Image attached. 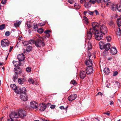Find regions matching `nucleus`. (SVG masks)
<instances>
[{"label":"nucleus","mask_w":121,"mask_h":121,"mask_svg":"<svg viewBox=\"0 0 121 121\" xmlns=\"http://www.w3.org/2000/svg\"><path fill=\"white\" fill-rule=\"evenodd\" d=\"M13 81L15 82L16 81V80L18 78L17 74H15L13 76Z\"/></svg>","instance_id":"33"},{"label":"nucleus","mask_w":121,"mask_h":121,"mask_svg":"<svg viewBox=\"0 0 121 121\" xmlns=\"http://www.w3.org/2000/svg\"><path fill=\"white\" fill-rule=\"evenodd\" d=\"M5 25L4 24H2L0 26V30H2L4 28Z\"/></svg>","instance_id":"38"},{"label":"nucleus","mask_w":121,"mask_h":121,"mask_svg":"<svg viewBox=\"0 0 121 121\" xmlns=\"http://www.w3.org/2000/svg\"><path fill=\"white\" fill-rule=\"evenodd\" d=\"M11 119H12L15 121H17L19 118L17 112H12L10 115Z\"/></svg>","instance_id":"5"},{"label":"nucleus","mask_w":121,"mask_h":121,"mask_svg":"<svg viewBox=\"0 0 121 121\" xmlns=\"http://www.w3.org/2000/svg\"><path fill=\"white\" fill-rule=\"evenodd\" d=\"M113 57H112V56H110L108 58V60H112V59H113Z\"/></svg>","instance_id":"59"},{"label":"nucleus","mask_w":121,"mask_h":121,"mask_svg":"<svg viewBox=\"0 0 121 121\" xmlns=\"http://www.w3.org/2000/svg\"><path fill=\"white\" fill-rule=\"evenodd\" d=\"M92 48V45H90L88 46L87 49L88 50H90Z\"/></svg>","instance_id":"58"},{"label":"nucleus","mask_w":121,"mask_h":121,"mask_svg":"<svg viewBox=\"0 0 121 121\" xmlns=\"http://www.w3.org/2000/svg\"><path fill=\"white\" fill-rule=\"evenodd\" d=\"M50 32V30H46L44 32L46 34H47L48 35V37H49L50 36V35L49 34V33Z\"/></svg>","instance_id":"44"},{"label":"nucleus","mask_w":121,"mask_h":121,"mask_svg":"<svg viewBox=\"0 0 121 121\" xmlns=\"http://www.w3.org/2000/svg\"><path fill=\"white\" fill-rule=\"evenodd\" d=\"M9 44V41L6 39H4L1 41V45L2 47H5L8 46Z\"/></svg>","instance_id":"7"},{"label":"nucleus","mask_w":121,"mask_h":121,"mask_svg":"<svg viewBox=\"0 0 121 121\" xmlns=\"http://www.w3.org/2000/svg\"><path fill=\"white\" fill-rule=\"evenodd\" d=\"M49 105H50L49 103H48L47 105L44 103L41 104L40 105V108L39 109L41 111H43L45 110L46 107Z\"/></svg>","instance_id":"8"},{"label":"nucleus","mask_w":121,"mask_h":121,"mask_svg":"<svg viewBox=\"0 0 121 121\" xmlns=\"http://www.w3.org/2000/svg\"><path fill=\"white\" fill-rule=\"evenodd\" d=\"M101 0H96V2L98 3H100L101 2Z\"/></svg>","instance_id":"63"},{"label":"nucleus","mask_w":121,"mask_h":121,"mask_svg":"<svg viewBox=\"0 0 121 121\" xmlns=\"http://www.w3.org/2000/svg\"><path fill=\"white\" fill-rule=\"evenodd\" d=\"M117 23L118 26H121V18H119L117 19Z\"/></svg>","instance_id":"27"},{"label":"nucleus","mask_w":121,"mask_h":121,"mask_svg":"<svg viewBox=\"0 0 121 121\" xmlns=\"http://www.w3.org/2000/svg\"><path fill=\"white\" fill-rule=\"evenodd\" d=\"M32 46H28L26 47V50L27 52H29L32 49Z\"/></svg>","instance_id":"26"},{"label":"nucleus","mask_w":121,"mask_h":121,"mask_svg":"<svg viewBox=\"0 0 121 121\" xmlns=\"http://www.w3.org/2000/svg\"><path fill=\"white\" fill-rule=\"evenodd\" d=\"M89 1L91 4L92 3L94 4L96 2V0H90Z\"/></svg>","instance_id":"45"},{"label":"nucleus","mask_w":121,"mask_h":121,"mask_svg":"<svg viewBox=\"0 0 121 121\" xmlns=\"http://www.w3.org/2000/svg\"><path fill=\"white\" fill-rule=\"evenodd\" d=\"M104 71L105 73L108 74L109 73V68L106 67L104 69Z\"/></svg>","instance_id":"25"},{"label":"nucleus","mask_w":121,"mask_h":121,"mask_svg":"<svg viewBox=\"0 0 121 121\" xmlns=\"http://www.w3.org/2000/svg\"><path fill=\"white\" fill-rule=\"evenodd\" d=\"M21 99L23 101H26L28 99L27 95L26 94H22L20 95Z\"/></svg>","instance_id":"12"},{"label":"nucleus","mask_w":121,"mask_h":121,"mask_svg":"<svg viewBox=\"0 0 121 121\" xmlns=\"http://www.w3.org/2000/svg\"><path fill=\"white\" fill-rule=\"evenodd\" d=\"M38 104L35 101H32L30 103V107L33 109L38 108Z\"/></svg>","instance_id":"9"},{"label":"nucleus","mask_w":121,"mask_h":121,"mask_svg":"<svg viewBox=\"0 0 121 121\" xmlns=\"http://www.w3.org/2000/svg\"><path fill=\"white\" fill-rule=\"evenodd\" d=\"M95 23L98 24L97 27H95V29L98 30H99L100 32L102 33L103 34L105 35L107 33L108 31V29L106 26L104 25H99L96 22Z\"/></svg>","instance_id":"2"},{"label":"nucleus","mask_w":121,"mask_h":121,"mask_svg":"<svg viewBox=\"0 0 121 121\" xmlns=\"http://www.w3.org/2000/svg\"><path fill=\"white\" fill-rule=\"evenodd\" d=\"M6 0H2L1 1V3L2 4H4L6 3Z\"/></svg>","instance_id":"57"},{"label":"nucleus","mask_w":121,"mask_h":121,"mask_svg":"<svg viewBox=\"0 0 121 121\" xmlns=\"http://www.w3.org/2000/svg\"><path fill=\"white\" fill-rule=\"evenodd\" d=\"M26 70L28 72H30L31 71V68L30 67H27L26 68Z\"/></svg>","instance_id":"41"},{"label":"nucleus","mask_w":121,"mask_h":121,"mask_svg":"<svg viewBox=\"0 0 121 121\" xmlns=\"http://www.w3.org/2000/svg\"><path fill=\"white\" fill-rule=\"evenodd\" d=\"M45 25V23H40L39 24V25L41 26H44Z\"/></svg>","instance_id":"54"},{"label":"nucleus","mask_w":121,"mask_h":121,"mask_svg":"<svg viewBox=\"0 0 121 121\" xmlns=\"http://www.w3.org/2000/svg\"><path fill=\"white\" fill-rule=\"evenodd\" d=\"M35 40L31 39L29 41V44H35Z\"/></svg>","instance_id":"34"},{"label":"nucleus","mask_w":121,"mask_h":121,"mask_svg":"<svg viewBox=\"0 0 121 121\" xmlns=\"http://www.w3.org/2000/svg\"><path fill=\"white\" fill-rule=\"evenodd\" d=\"M18 82L20 84H22L24 82L23 79L21 78H19L18 80Z\"/></svg>","instance_id":"29"},{"label":"nucleus","mask_w":121,"mask_h":121,"mask_svg":"<svg viewBox=\"0 0 121 121\" xmlns=\"http://www.w3.org/2000/svg\"><path fill=\"white\" fill-rule=\"evenodd\" d=\"M95 37V39L97 40H100L103 38L102 33L100 32L99 30H97L96 29L94 32Z\"/></svg>","instance_id":"3"},{"label":"nucleus","mask_w":121,"mask_h":121,"mask_svg":"<svg viewBox=\"0 0 121 121\" xmlns=\"http://www.w3.org/2000/svg\"><path fill=\"white\" fill-rule=\"evenodd\" d=\"M91 6V4L89 1L88 2H86L84 4L85 7L87 8H89Z\"/></svg>","instance_id":"22"},{"label":"nucleus","mask_w":121,"mask_h":121,"mask_svg":"<svg viewBox=\"0 0 121 121\" xmlns=\"http://www.w3.org/2000/svg\"><path fill=\"white\" fill-rule=\"evenodd\" d=\"M34 29H37L38 28V26L37 24L34 25Z\"/></svg>","instance_id":"56"},{"label":"nucleus","mask_w":121,"mask_h":121,"mask_svg":"<svg viewBox=\"0 0 121 121\" xmlns=\"http://www.w3.org/2000/svg\"><path fill=\"white\" fill-rule=\"evenodd\" d=\"M10 87L13 90H14L17 93V87L16 85L14 84H11L10 85Z\"/></svg>","instance_id":"23"},{"label":"nucleus","mask_w":121,"mask_h":121,"mask_svg":"<svg viewBox=\"0 0 121 121\" xmlns=\"http://www.w3.org/2000/svg\"><path fill=\"white\" fill-rule=\"evenodd\" d=\"M110 45L109 43H107L106 44H105L104 46V48L103 49H105L106 51H108L109 50L110 48Z\"/></svg>","instance_id":"18"},{"label":"nucleus","mask_w":121,"mask_h":121,"mask_svg":"<svg viewBox=\"0 0 121 121\" xmlns=\"http://www.w3.org/2000/svg\"><path fill=\"white\" fill-rule=\"evenodd\" d=\"M118 74V72L117 71H115L113 73V76H116Z\"/></svg>","instance_id":"50"},{"label":"nucleus","mask_w":121,"mask_h":121,"mask_svg":"<svg viewBox=\"0 0 121 121\" xmlns=\"http://www.w3.org/2000/svg\"><path fill=\"white\" fill-rule=\"evenodd\" d=\"M106 86L108 87L109 88V86H110V84L109 83H108V82H107L106 83Z\"/></svg>","instance_id":"53"},{"label":"nucleus","mask_w":121,"mask_h":121,"mask_svg":"<svg viewBox=\"0 0 121 121\" xmlns=\"http://www.w3.org/2000/svg\"><path fill=\"white\" fill-rule=\"evenodd\" d=\"M18 113L19 117L23 118L24 116H26V112L25 110L20 109L19 110Z\"/></svg>","instance_id":"6"},{"label":"nucleus","mask_w":121,"mask_h":121,"mask_svg":"<svg viewBox=\"0 0 121 121\" xmlns=\"http://www.w3.org/2000/svg\"><path fill=\"white\" fill-rule=\"evenodd\" d=\"M108 24L110 26H112L114 25V23L113 21H111L109 22Z\"/></svg>","instance_id":"46"},{"label":"nucleus","mask_w":121,"mask_h":121,"mask_svg":"<svg viewBox=\"0 0 121 121\" xmlns=\"http://www.w3.org/2000/svg\"><path fill=\"white\" fill-rule=\"evenodd\" d=\"M37 31L39 33L41 34L43 32V29L42 28H39L38 30Z\"/></svg>","instance_id":"35"},{"label":"nucleus","mask_w":121,"mask_h":121,"mask_svg":"<svg viewBox=\"0 0 121 121\" xmlns=\"http://www.w3.org/2000/svg\"><path fill=\"white\" fill-rule=\"evenodd\" d=\"M117 52V51L116 48L114 47H112L111 48L110 51V54L113 55Z\"/></svg>","instance_id":"14"},{"label":"nucleus","mask_w":121,"mask_h":121,"mask_svg":"<svg viewBox=\"0 0 121 121\" xmlns=\"http://www.w3.org/2000/svg\"><path fill=\"white\" fill-rule=\"evenodd\" d=\"M106 39L108 42L110 41L111 40V38L110 36H108L106 37Z\"/></svg>","instance_id":"40"},{"label":"nucleus","mask_w":121,"mask_h":121,"mask_svg":"<svg viewBox=\"0 0 121 121\" xmlns=\"http://www.w3.org/2000/svg\"><path fill=\"white\" fill-rule=\"evenodd\" d=\"M94 12L95 13L96 15H99V13L98 11L97 10H95Z\"/></svg>","instance_id":"60"},{"label":"nucleus","mask_w":121,"mask_h":121,"mask_svg":"<svg viewBox=\"0 0 121 121\" xmlns=\"http://www.w3.org/2000/svg\"><path fill=\"white\" fill-rule=\"evenodd\" d=\"M7 121H15L13 120L12 119H9L7 120Z\"/></svg>","instance_id":"64"},{"label":"nucleus","mask_w":121,"mask_h":121,"mask_svg":"<svg viewBox=\"0 0 121 121\" xmlns=\"http://www.w3.org/2000/svg\"><path fill=\"white\" fill-rule=\"evenodd\" d=\"M74 7L76 9H79L81 7L80 5L76 3L74 4Z\"/></svg>","instance_id":"31"},{"label":"nucleus","mask_w":121,"mask_h":121,"mask_svg":"<svg viewBox=\"0 0 121 121\" xmlns=\"http://www.w3.org/2000/svg\"><path fill=\"white\" fill-rule=\"evenodd\" d=\"M14 64L15 66L16 67H18L21 65V62L20 61H13L12 62Z\"/></svg>","instance_id":"20"},{"label":"nucleus","mask_w":121,"mask_h":121,"mask_svg":"<svg viewBox=\"0 0 121 121\" xmlns=\"http://www.w3.org/2000/svg\"><path fill=\"white\" fill-rule=\"evenodd\" d=\"M35 45L38 47H40L41 45L42 46H44L45 45V43L40 39V38L39 37L35 40Z\"/></svg>","instance_id":"4"},{"label":"nucleus","mask_w":121,"mask_h":121,"mask_svg":"<svg viewBox=\"0 0 121 121\" xmlns=\"http://www.w3.org/2000/svg\"><path fill=\"white\" fill-rule=\"evenodd\" d=\"M98 24L95 23L94 22L92 23V28H91L87 32V35L86 36V37L89 39H91L92 37V34H94L96 29L95 28L97 27Z\"/></svg>","instance_id":"1"},{"label":"nucleus","mask_w":121,"mask_h":121,"mask_svg":"<svg viewBox=\"0 0 121 121\" xmlns=\"http://www.w3.org/2000/svg\"><path fill=\"white\" fill-rule=\"evenodd\" d=\"M117 31L116 32L117 35H121V30L120 28H119L117 30Z\"/></svg>","instance_id":"32"},{"label":"nucleus","mask_w":121,"mask_h":121,"mask_svg":"<svg viewBox=\"0 0 121 121\" xmlns=\"http://www.w3.org/2000/svg\"><path fill=\"white\" fill-rule=\"evenodd\" d=\"M112 9L113 11H116V9H117V6L116 5H113V6H112Z\"/></svg>","instance_id":"43"},{"label":"nucleus","mask_w":121,"mask_h":121,"mask_svg":"<svg viewBox=\"0 0 121 121\" xmlns=\"http://www.w3.org/2000/svg\"><path fill=\"white\" fill-rule=\"evenodd\" d=\"M13 47H12L11 46L10 48L9 49V52H10L12 49H13Z\"/></svg>","instance_id":"61"},{"label":"nucleus","mask_w":121,"mask_h":121,"mask_svg":"<svg viewBox=\"0 0 121 121\" xmlns=\"http://www.w3.org/2000/svg\"><path fill=\"white\" fill-rule=\"evenodd\" d=\"M26 88L25 87L22 88V89H19V90L17 91V93L18 94H20V95L23 93L26 94Z\"/></svg>","instance_id":"10"},{"label":"nucleus","mask_w":121,"mask_h":121,"mask_svg":"<svg viewBox=\"0 0 121 121\" xmlns=\"http://www.w3.org/2000/svg\"><path fill=\"white\" fill-rule=\"evenodd\" d=\"M86 74H89L92 73L93 71V68L92 67H88L86 69Z\"/></svg>","instance_id":"15"},{"label":"nucleus","mask_w":121,"mask_h":121,"mask_svg":"<svg viewBox=\"0 0 121 121\" xmlns=\"http://www.w3.org/2000/svg\"><path fill=\"white\" fill-rule=\"evenodd\" d=\"M22 43L24 46L28 45L29 44V41H24L22 42Z\"/></svg>","instance_id":"36"},{"label":"nucleus","mask_w":121,"mask_h":121,"mask_svg":"<svg viewBox=\"0 0 121 121\" xmlns=\"http://www.w3.org/2000/svg\"><path fill=\"white\" fill-rule=\"evenodd\" d=\"M21 22L20 21H18L14 24V26L16 27H18L20 24Z\"/></svg>","instance_id":"28"},{"label":"nucleus","mask_w":121,"mask_h":121,"mask_svg":"<svg viewBox=\"0 0 121 121\" xmlns=\"http://www.w3.org/2000/svg\"><path fill=\"white\" fill-rule=\"evenodd\" d=\"M60 108L61 109H65L64 107L63 106H61L60 107Z\"/></svg>","instance_id":"62"},{"label":"nucleus","mask_w":121,"mask_h":121,"mask_svg":"<svg viewBox=\"0 0 121 121\" xmlns=\"http://www.w3.org/2000/svg\"><path fill=\"white\" fill-rule=\"evenodd\" d=\"M70 83L73 85H76L77 84L76 81L74 80H72L70 82Z\"/></svg>","instance_id":"39"},{"label":"nucleus","mask_w":121,"mask_h":121,"mask_svg":"<svg viewBox=\"0 0 121 121\" xmlns=\"http://www.w3.org/2000/svg\"><path fill=\"white\" fill-rule=\"evenodd\" d=\"M28 81L30 83H31L34 85H36L38 84L37 82L36 81H35L32 78H30L28 80Z\"/></svg>","instance_id":"19"},{"label":"nucleus","mask_w":121,"mask_h":121,"mask_svg":"<svg viewBox=\"0 0 121 121\" xmlns=\"http://www.w3.org/2000/svg\"><path fill=\"white\" fill-rule=\"evenodd\" d=\"M115 85H117L118 87L120 86V84L119 83L118 81L115 82L114 84Z\"/></svg>","instance_id":"42"},{"label":"nucleus","mask_w":121,"mask_h":121,"mask_svg":"<svg viewBox=\"0 0 121 121\" xmlns=\"http://www.w3.org/2000/svg\"><path fill=\"white\" fill-rule=\"evenodd\" d=\"M56 106L55 105H52L50 106V108L52 109L54 108H55Z\"/></svg>","instance_id":"55"},{"label":"nucleus","mask_w":121,"mask_h":121,"mask_svg":"<svg viewBox=\"0 0 121 121\" xmlns=\"http://www.w3.org/2000/svg\"><path fill=\"white\" fill-rule=\"evenodd\" d=\"M46 36H43V37H39V38H40V39H41L42 41H43V40L44 39H46Z\"/></svg>","instance_id":"51"},{"label":"nucleus","mask_w":121,"mask_h":121,"mask_svg":"<svg viewBox=\"0 0 121 121\" xmlns=\"http://www.w3.org/2000/svg\"><path fill=\"white\" fill-rule=\"evenodd\" d=\"M68 2H69L70 4H72L73 3V1L72 0H68Z\"/></svg>","instance_id":"52"},{"label":"nucleus","mask_w":121,"mask_h":121,"mask_svg":"<svg viewBox=\"0 0 121 121\" xmlns=\"http://www.w3.org/2000/svg\"><path fill=\"white\" fill-rule=\"evenodd\" d=\"M104 43L102 41H101L99 42L100 48L101 49H103L104 48Z\"/></svg>","instance_id":"24"},{"label":"nucleus","mask_w":121,"mask_h":121,"mask_svg":"<svg viewBox=\"0 0 121 121\" xmlns=\"http://www.w3.org/2000/svg\"><path fill=\"white\" fill-rule=\"evenodd\" d=\"M30 24V23L29 22H27L26 23L27 26L29 28H30L31 27V25Z\"/></svg>","instance_id":"48"},{"label":"nucleus","mask_w":121,"mask_h":121,"mask_svg":"<svg viewBox=\"0 0 121 121\" xmlns=\"http://www.w3.org/2000/svg\"><path fill=\"white\" fill-rule=\"evenodd\" d=\"M90 56H89V58H90ZM92 60L90 59H89V60H86L85 61V64L88 67H92L91 66H92Z\"/></svg>","instance_id":"11"},{"label":"nucleus","mask_w":121,"mask_h":121,"mask_svg":"<svg viewBox=\"0 0 121 121\" xmlns=\"http://www.w3.org/2000/svg\"><path fill=\"white\" fill-rule=\"evenodd\" d=\"M117 10H118L119 12L121 11V4H118L117 6Z\"/></svg>","instance_id":"30"},{"label":"nucleus","mask_w":121,"mask_h":121,"mask_svg":"<svg viewBox=\"0 0 121 121\" xmlns=\"http://www.w3.org/2000/svg\"><path fill=\"white\" fill-rule=\"evenodd\" d=\"M94 12L93 11V12H91L90 11H89L88 12V13H89V14L90 15H93V13H94Z\"/></svg>","instance_id":"49"},{"label":"nucleus","mask_w":121,"mask_h":121,"mask_svg":"<svg viewBox=\"0 0 121 121\" xmlns=\"http://www.w3.org/2000/svg\"><path fill=\"white\" fill-rule=\"evenodd\" d=\"M10 35V32L9 31H8L6 32L5 33V35L7 36H8Z\"/></svg>","instance_id":"47"},{"label":"nucleus","mask_w":121,"mask_h":121,"mask_svg":"<svg viewBox=\"0 0 121 121\" xmlns=\"http://www.w3.org/2000/svg\"><path fill=\"white\" fill-rule=\"evenodd\" d=\"M17 58L19 60L23 61L24 60L25 56L23 53H22L17 56Z\"/></svg>","instance_id":"16"},{"label":"nucleus","mask_w":121,"mask_h":121,"mask_svg":"<svg viewBox=\"0 0 121 121\" xmlns=\"http://www.w3.org/2000/svg\"><path fill=\"white\" fill-rule=\"evenodd\" d=\"M21 69L20 68H14V70L15 74H18L21 73Z\"/></svg>","instance_id":"21"},{"label":"nucleus","mask_w":121,"mask_h":121,"mask_svg":"<svg viewBox=\"0 0 121 121\" xmlns=\"http://www.w3.org/2000/svg\"><path fill=\"white\" fill-rule=\"evenodd\" d=\"M83 18L84 19L85 21V23H86L87 24H88V22L87 17L85 16H84Z\"/></svg>","instance_id":"37"},{"label":"nucleus","mask_w":121,"mask_h":121,"mask_svg":"<svg viewBox=\"0 0 121 121\" xmlns=\"http://www.w3.org/2000/svg\"><path fill=\"white\" fill-rule=\"evenodd\" d=\"M77 97L76 94H73L70 95L68 97V99L69 101H72L75 100Z\"/></svg>","instance_id":"13"},{"label":"nucleus","mask_w":121,"mask_h":121,"mask_svg":"<svg viewBox=\"0 0 121 121\" xmlns=\"http://www.w3.org/2000/svg\"><path fill=\"white\" fill-rule=\"evenodd\" d=\"M86 72L84 71H82L80 73V78L83 79L86 77Z\"/></svg>","instance_id":"17"}]
</instances>
